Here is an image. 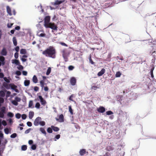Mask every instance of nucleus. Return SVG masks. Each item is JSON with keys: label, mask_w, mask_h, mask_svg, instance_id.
<instances>
[{"label": "nucleus", "mask_w": 156, "mask_h": 156, "mask_svg": "<svg viewBox=\"0 0 156 156\" xmlns=\"http://www.w3.org/2000/svg\"><path fill=\"white\" fill-rule=\"evenodd\" d=\"M56 50L53 47L50 46L43 51L42 54L46 57H48L52 58L55 57Z\"/></svg>", "instance_id": "nucleus-1"}, {"label": "nucleus", "mask_w": 156, "mask_h": 156, "mask_svg": "<svg viewBox=\"0 0 156 156\" xmlns=\"http://www.w3.org/2000/svg\"><path fill=\"white\" fill-rule=\"evenodd\" d=\"M34 124L35 126H37L40 125L42 126H43L45 125V122L44 121H41V117H38L35 120Z\"/></svg>", "instance_id": "nucleus-2"}, {"label": "nucleus", "mask_w": 156, "mask_h": 156, "mask_svg": "<svg viewBox=\"0 0 156 156\" xmlns=\"http://www.w3.org/2000/svg\"><path fill=\"white\" fill-rule=\"evenodd\" d=\"M152 43L153 45H150L148 48V52L151 55H153L154 53L156 54V44L154 42Z\"/></svg>", "instance_id": "nucleus-3"}, {"label": "nucleus", "mask_w": 156, "mask_h": 156, "mask_svg": "<svg viewBox=\"0 0 156 156\" xmlns=\"http://www.w3.org/2000/svg\"><path fill=\"white\" fill-rule=\"evenodd\" d=\"M62 57L63 58L65 61L66 62L68 61V57L69 54L70 52L67 49H65L62 51Z\"/></svg>", "instance_id": "nucleus-4"}, {"label": "nucleus", "mask_w": 156, "mask_h": 156, "mask_svg": "<svg viewBox=\"0 0 156 156\" xmlns=\"http://www.w3.org/2000/svg\"><path fill=\"white\" fill-rule=\"evenodd\" d=\"M46 28H50L54 30H57V27L54 23H50L45 27Z\"/></svg>", "instance_id": "nucleus-5"}, {"label": "nucleus", "mask_w": 156, "mask_h": 156, "mask_svg": "<svg viewBox=\"0 0 156 156\" xmlns=\"http://www.w3.org/2000/svg\"><path fill=\"white\" fill-rule=\"evenodd\" d=\"M50 20V17L49 16H46L44 19V26L45 27L47 26L49 23H49Z\"/></svg>", "instance_id": "nucleus-6"}, {"label": "nucleus", "mask_w": 156, "mask_h": 156, "mask_svg": "<svg viewBox=\"0 0 156 156\" xmlns=\"http://www.w3.org/2000/svg\"><path fill=\"white\" fill-rule=\"evenodd\" d=\"M97 111L100 113H103L105 112V109L104 107L100 106L97 108Z\"/></svg>", "instance_id": "nucleus-7"}, {"label": "nucleus", "mask_w": 156, "mask_h": 156, "mask_svg": "<svg viewBox=\"0 0 156 156\" xmlns=\"http://www.w3.org/2000/svg\"><path fill=\"white\" fill-rule=\"evenodd\" d=\"M70 81L71 84L73 86H74L76 84V79L75 77H73L70 78Z\"/></svg>", "instance_id": "nucleus-8"}, {"label": "nucleus", "mask_w": 156, "mask_h": 156, "mask_svg": "<svg viewBox=\"0 0 156 156\" xmlns=\"http://www.w3.org/2000/svg\"><path fill=\"white\" fill-rule=\"evenodd\" d=\"M39 98L40 100V102L42 105H45L46 103V102L45 100H44L41 96L39 95L38 97Z\"/></svg>", "instance_id": "nucleus-9"}, {"label": "nucleus", "mask_w": 156, "mask_h": 156, "mask_svg": "<svg viewBox=\"0 0 156 156\" xmlns=\"http://www.w3.org/2000/svg\"><path fill=\"white\" fill-rule=\"evenodd\" d=\"M55 119L57 121L60 122H64L63 115L62 114H61L59 116V119L56 118Z\"/></svg>", "instance_id": "nucleus-10"}, {"label": "nucleus", "mask_w": 156, "mask_h": 156, "mask_svg": "<svg viewBox=\"0 0 156 156\" xmlns=\"http://www.w3.org/2000/svg\"><path fill=\"white\" fill-rule=\"evenodd\" d=\"M105 69H102L98 73V76H102L105 72Z\"/></svg>", "instance_id": "nucleus-11"}, {"label": "nucleus", "mask_w": 156, "mask_h": 156, "mask_svg": "<svg viewBox=\"0 0 156 156\" xmlns=\"http://www.w3.org/2000/svg\"><path fill=\"white\" fill-rule=\"evenodd\" d=\"M6 10H7V12L8 13L9 15H10V16L12 15V13L11 12V9L9 6H7Z\"/></svg>", "instance_id": "nucleus-12"}, {"label": "nucleus", "mask_w": 156, "mask_h": 156, "mask_svg": "<svg viewBox=\"0 0 156 156\" xmlns=\"http://www.w3.org/2000/svg\"><path fill=\"white\" fill-rule=\"evenodd\" d=\"M86 152V150L84 149H82L80 150L79 153L80 155H83L85 154Z\"/></svg>", "instance_id": "nucleus-13"}, {"label": "nucleus", "mask_w": 156, "mask_h": 156, "mask_svg": "<svg viewBox=\"0 0 156 156\" xmlns=\"http://www.w3.org/2000/svg\"><path fill=\"white\" fill-rule=\"evenodd\" d=\"M1 54L3 55H6L7 54V52L6 49L5 48H3L1 51Z\"/></svg>", "instance_id": "nucleus-14"}, {"label": "nucleus", "mask_w": 156, "mask_h": 156, "mask_svg": "<svg viewBox=\"0 0 156 156\" xmlns=\"http://www.w3.org/2000/svg\"><path fill=\"white\" fill-rule=\"evenodd\" d=\"M51 127L54 131L57 132L59 130V129L58 127L54 126H51Z\"/></svg>", "instance_id": "nucleus-15"}, {"label": "nucleus", "mask_w": 156, "mask_h": 156, "mask_svg": "<svg viewBox=\"0 0 156 156\" xmlns=\"http://www.w3.org/2000/svg\"><path fill=\"white\" fill-rule=\"evenodd\" d=\"M33 103L32 101H30L29 103V108H34Z\"/></svg>", "instance_id": "nucleus-16"}, {"label": "nucleus", "mask_w": 156, "mask_h": 156, "mask_svg": "<svg viewBox=\"0 0 156 156\" xmlns=\"http://www.w3.org/2000/svg\"><path fill=\"white\" fill-rule=\"evenodd\" d=\"M33 81L34 83H37V82L38 80L37 76L34 75L33 78Z\"/></svg>", "instance_id": "nucleus-17"}, {"label": "nucleus", "mask_w": 156, "mask_h": 156, "mask_svg": "<svg viewBox=\"0 0 156 156\" xmlns=\"http://www.w3.org/2000/svg\"><path fill=\"white\" fill-rule=\"evenodd\" d=\"M30 83V81L29 80H26L24 82V85L25 86H28Z\"/></svg>", "instance_id": "nucleus-18"}, {"label": "nucleus", "mask_w": 156, "mask_h": 156, "mask_svg": "<svg viewBox=\"0 0 156 156\" xmlns=\"http://www.w3.org/2000/svg\"><path fill=\"white\" fill-rule=\"evenodd\" d=\"M12 63H15L16 65H19L20 62L18 60L16 59H14L12 60Z\"/></svg>", "instance_id": "nucleus-19"}, {"label": "nucleus", "mask_w": 156, "mask_h": 156, "mask_svg": "<svg viewBox=\"0 0 156 156\" xmlns=\"http://www.w3.org/2000/svg\"><path fill=\"white\" fill-rule=\"evenodd\" d=\"M40 130L41 131V132L44 134L45 135H46V133L44 129L43 128H41L40 129Z\"/></svg>", "instance_id": "nucleus-20"}, {"label": "nucleus", "mask_w": 156, "mask_h": 156, "mask_svg": "<svg viewBox=\"0 0 156 156\" xmlns=\"http://www.w3.org/2000/svg\"><path fill=\"white\" fill-rule=\"evenodd\" d=\"M106 150L108 151H112L113 150V147L112 146H108L106 148Z\"/></svg>", "instance_id": "nucleus-21"}, {"label": "nucleus", "mask_w": 156, "mask_h": 156, "mask_svg": "<svg viewBox=\"0 0 156 156\" xmlns=\"http://www.w3.org/2000/svg\"><path fill=\"white\" fill-rule=\"evenodd\" d=\"M62 3V1H61L59 0H57L55 2L54 5H58L61 4Z\"/></svg>", "instance_id": "nucleus-22"}, {"label": "nucleus", "mask_w": 156, "mask_h": 156, "mask_svg": "<svg viewBox=\"0 0 156 156\" xmlns=\"http://www.w3.org/2000/svg\"><path fill=\"white\" fill-rule=\"evenodd\" d=\"M34 112H30L29 113V117L30 119H31L34 115Z\"/></svg>", "instance_id": "nucleus-23"}, {"label": "nucleus", "mask_w": 156, "mask_h": 156, "mask_svg": "<svg viewBox=\"0 0 156 156\" xmlns=\"http://www.w3.org/2000/svg\"><path fill=\"white\" fill-rule=\"evenodd\" d=\"M12 40H13V42L14 45L15 46H16L17 44V42L16 39V37H13V38H12Z\"/></svg>", "instance_id": "nucleus-24"}, {"label": "nucleus", "mask_w": 156, "mask_h": 156, "mask_svg": "<svg viewBox=\"0 0 156 156\" xmlns=\"http://www.w3.org/2000/svg\"><path fill=\"white\" fill-rule=\"evenodd\" d=\"M20 53L21 54H25L27 53V51L25 49H22L20 50Z\"/></svg>", "instance_id": "nucleus-25"}, {"label": "nucleus", "mask_w": 156, "mask_h": 156, "mask_svg": "<svg viewBox=\"0 0 156 156\" xmlns=\"http://www.w3.org/2000/svg\"><path fill=\"white\" fill-rule=\"evenodd\" d=\"M40 83L41 87L43 88L44 87V81L43 80H41L40 81Z\"/></svg>", "instance_id": "nucleus-26"}, {"label": "nucleus", "mask_w": 156, "mask_h": 156, "mask_svg": "<svg viewBox=\"0 0 156 156\" xmlns=\"http://www.w3.org/2000/svg\"><path fill=\"white\" fill-rule=\"evenodd\" d=\"M27 146L26 145H23L21 147V149L22 151H26L27 149Z\"/></svg>", "instance_id": "nucleus-27"}, {"label": "nucleus", "mask_w": 156, "mask_h": 156, "mask_svg": "<svg viewBox=\"0 0 156 156\" xmlns=\"http://www.w3.org/2000/svg\"><path fill=\"white\" fill-rule=\"evenodd\" d=\"M121 75V73L119 71L117 72L115 74V76L116 77H120Z\"/></svg>", "instance_id": "nucleus-28"}, {"label": "nucleus", "mask_w": 156, "mask_h": 156, "mask_svg": "<svg viewBox=\"0 0 156 156\" xmlns=\"http://www.w3.org/2000/svg\"><path fill=\"white\" fill-rule=\"evenodd\" d=\"M69 111L70 112V114L71 115H73V109L72 108L71 106H69Z\"/></svg>", "instance_id": "nucleus-29"}, {"label": "nucleus", "mask_w": 156, "mask_h": 156, "mask_svg": "<svg viewBox=\"0 0 156 156\" xmlns=\"http://www.w3.org/2000/svg\"><path fill=\"white\" fill-rule=\"evenodd\" d=\"M5 96V93L4 92L2 91L1 90L0 91V96L3 97Z\"/></svg>", "instance_id": "nucleus-30"}, {"label": "nucleus", "mask_w": 156, "mask_h": 156, "mask_svg": "<svg viewBox=\"0 0 156 156\" xmlns=\"http://www.w3.org/2000/svg\"><path fill=\"white\" fill-rule=\"evenodd\" d=\"M47 131L49 133H52V129L51 128L49 127L47 129Z\"/></svg>", "instance_id": "nucleus-31"}, {"label": "nucleus", "mask_w": 156, "mask_h": 156, "mask_svg": "<svg viewBox=\"0 0 156 156\" xmlns=\"http://www.w3.org/2000/svg\"><path fill=\"white\" fill-rule=\"evenodd\" d=\"M7 116L9 117L12 118L13 117L14 114L11 112H9L7 114Z\"/></svg>", "instance_id": "nucleus-32"}, {"label": "nucleus", "mask_w": 156, "mask_h": 156, "mask_svg": "<svg viewBox=\"0 0 156 156\" xmlns=\"http://www.w3.org/2000/svg\"><path fill=\"white\" fill-rule=\"evenodd\" d=\"M5 107H3L1 109V112L4 114L5 113Z\"/></svg>", "instance_id": "nucleus-33"}, {"label": "nucleus", "mask_w": 156, "mask_h": 156, "mask_svg": "<svg viewBox=\"0 0 156 156\" xmlns=\"http://www.w3.org/2000/svg\"><path fill=\"white\" fill-rule=\"evenodd\" d=\"M12 103L15 106H17L18 105V102L15 100L12 101Z\"/></svg>", "instance_id": "nucleus-34"}, {"label": "nucleus", "mask_w": 156, "mask_h": 156, "mask_svg": "<svg viewBox=\"0 0 156 156\" xmlns=\"http://www.w3.org/2000/svg\"><path fill=\"white\" fill-rule=\"evenodd\" d=\"M154 69V68H152L151 69V71H150L151 76L152 78H153L154 77V74L153 73V71Z\"/></svg>", "instance_id": "nucleus-35"}, {"label": "nucleus", "mask_w": 156, "mask_h": 156, "mask_svg": "<svg viewBox=\"0 0 156 156\" xmlns=\"http://www.w3.org/2000/svg\"><path fill=\"white\" fill-rule=\"evenodd\" d=\"M15 100L16 101L18 102H20L21 100V99L18 97H16L15 98Z\"/></svg>", "instance_id": "nucleus-36"}, {"label": "nucleus", "mask_w": 156, "mask_h": 156, "mask_svg": "<svg viewBox=\"0 0 156 156\" xmlns=\"http://www.w3.org/2000/svg\"><path fill=\"white\" fill-rule=\"evenodd\" d=\"M60 134H58L56 135L54 138V140L56 141L57 139H58L60 138Z\"/></svg>", "instance_id": "nucleus-37"}, {"label": "nucleus", "mask_w": 156, "mask_h": 156, "mask_svg": "<svg viewBox=\"0 0 156 156\" xmlns=\"http://www.w3.org/2000/svg\"><path fill=\"white\" fill-rule=\"evenodd\" d=\"M5 60V58L2 56H0V61L2 62H4ZM4 62L3 63L4 64Z\"/></svg>", "instance_id": "nucleus-38"}, {"label": "nucleus", "mask_w": 156, "mask_h": 156, "mask_svg": "<svg viewBox=\"0 0 156 156\" xmlns=\"http://www.w3.org/2000/svg\"><path fill=\"white\" fill-rule=\"evenodd\" d=\"M10 85H11V88L12 89H13V90H15V89H16L17 87L14 85V84H13L12 85H11V84H10Z\"/></svg>", "instance_id": "nucleus-39"}, {"label": "nucleus", "mask_w": 156, "mask_h": 156, "mask_svg": "<svg viewBox=\"0 0 156 156\" xmlns=\"http://www.w3.org/2000/svg\"><path fill=\"white\" fill-rule=\"evenodd\" d=\"M106 114L108 115H111L113 114V112L111 111H109L106 112Z\"/></svg>", "instance_id": "nucleus-40"}, {"label": "nucleus", "mask_w": 156, "mask_h": 156, "mask_svg": "<svg viewBox=\"0 0 156 156\" xmlns=\"http://www.w3.org/2000/svg\"><path fill=\"white\" fill-rule=\"evenodd\" d=\"M17 136V134L16 133H13L10 136V137L12 138H15Z\"/></svg>", "instance_id": "nucleus-41"}, {"label": "nucleus", "mask_w": 156, "mask_h": 156, "mask_svg": "<svg viewBox=\"0 0 156 156\" xmlns=\"http://www.w3.org/2000/svg\"><path fill=\"white\" fill-rule=\"evenodd\" d=\"M40 105L38 102H37L36 103L35 106V107L37 108H39L40 107Z\"/></svg>", "instance_id": "nucleus-42"}, {"label": "nucleus", "mask_w": 156, "mask_h": 156, "mask_svg": "<svg viewBox=\"0 0 156 156\" xmlns=\"http://www.w3.org/2000/svg\"><path fill=\"white\" fill-rule=\"evenodd\" d=\"M74 68V67L72 66H70L68 67V69L69 70H72Z\"/></svg>", "instance_id": "nucleus-43"}, {"label": "nucleus", "mask_w": 156, "mask_h": 156, "mask_svg": "<svg viewBox=\"0 0 156 156\" xmlns=\"http://www.w3.org/2000/svg\"><path fill=\"white\" fill-rule=\"evenodd\" d=\"M4 132L5 134H8L9 133V130L8 128H6L4 129Z\"/></svg>", "instance_id": "nucleus-44"}, {"label": "nucleus", "mask_w": 156, "mask_h": 156, "mask_svg": "<svg viewBox=\"0 0 156 156\" xmlns=\"http://www.w3.org/2000/svg\"><path fill=\"white\" fill-rule=\"evenodd\" d=\"M16 117L18 119L20 118L21 117V115L19 113L16 114Z\"/></svg>", "instance_id": "nucleus-45"}, {"label": "nucleus", "mask_w": 156, "mask_h": 156, "mask_svg": "<svg viewBox=\"0 0 156 156\" xmlns=\"http://www.w3.org/2000/svg\"><path fill=\"white\" fill-rule=\"evenodd\" d=\"M51 68H49L47 70V72H46L47 75H48L50 74V73L51 72Z\"/></svg>", "instance_id": "nucleus-46"}, {"label": "nucleus", "mask_w": 156, "mask_h": 156, "mask_svg": "<svg viewBox=\"0 0 156 156\" xmlns=\"http://www.w3.org/2000/svg\"><path fill=\"white\" fill-rule=\"evenodd\" d=\"M4 80L7 83H9L10 81V80L7 79V78L6 77H4Z\"/></svg>", "instance_id": "nucleus-47"}, {"label": "nucleus", "mask_w": 156, "mask_h": 156, "mask_svg": "<svg viewBox=\"0 0 156 156\" xmlns=\"http://www.w3.org/2000/svg\"><path fill=\"white\" fill-rule=\"evenodd\" d=\"M31 148L32 150H35L36 148V146L35 144L32 145L31 146Z\"/></svg>", "instance_id": "nucleus-48"}, {"label": "nucleus", "mask_w": 156, "mask_h": 156, "mask_svg": "<svg viewBox=\"0 0 156 156\" xmlns=\"http://www.w3.org/2000/svg\"><path fill=\"white\" fill-rule=\"evenodd\" d=\"M59 43L60 44H61V45H62V46H66V47H67L68 46V45L67 44H65V43H64V42H60Z\"/></svg>", "instance_id": "nucleus-49"}, {"label": "nucleus", "mask_w": 156, "mask_h": 156, "mask_svg": "<svg viewBox=\"0 0 156 156\" xmlns=\"http://www.w3.org/2000/svg\"><path fill=\"white\" fill-rule=\"evenodd\" d=\"M89 61L92 64H94V62L92 61V60L91 58V56H90L89 58Z\"/></svg>", "instance_id": "nucleus-50"}, {"label": "nucleus", "mask_w": 156, "mask_h": 156, "mask_svg": "<svg viewBox=\"0 0 156 156\" xmlns=\"http://www.w3.org/2000/svg\"><path fill=\"white\" fill-rule=\"evenodd\" d=\"M17 68L19 70H21L23 69V67L22 66L19 64V67H18Z\"/></svg>", "instance_id": "nucleus-51"}, {"label": "nucleus", "mask_w": 156, "mask_h": 156, "mask_svg": "<svg viewBox=\"0 0 156 156\" xmlns=\"http://www.w3.org/2000/svg\"><path fill=\"white\" fill-rule=\"evenodd\" d=\"M74 97V95L73 94L71 95V96H70V97L69 98V99L71 101H73V99H72V98H73Z\"/></svg>", "instance_id": "nucleus-52"}, {"label": "nucleus", "mask_w": 156, "mask_h": 156, "mask_svg": "<svg viewBox=\"0 0 156 156\" xmlns=\"http://www.w3.org/2000/svg\"><path fill=\"white\" fill-rule=\"evenodd\" d=\"M19 54L18 52H16L14 54V57L16 58H17L18 57Z\"/></svg>", "instance_id": "nucleus-53"}, {"label": "nucleus", "mask_w": 156, "mask_h": 156, "mask_svg": "<svg viewBox=\"0 0 156 156\" xmlns=\"http://www.w3.org/2000/svg\"><path fill=\"white\" fill-rule=\"evenodd\" d=\"M27 125L29 127H30L32 126V123L30 122H28L27 123Z\"/></svg>", "instance_id": "nucleus-54"}, {"label": "nucleus", "mask_w": 156, "mask_h": 156, "mask_svg": "<svg viewBox=\"0 0 156 156\" xmlns=\"http://www.w3.org/2000/svg\"><path fill=\"white\" fill-rule=\"evenodd\" d=\"M34 91H38V90H39V88L38 87H37V86L34 87Z\"/></svg>", "instance_id": "nucleus-55"}, {"label": "nucleus", "mask_w": 156, "mask_h": 156, "mask_svg": "<svg viewBox=\"0 0 156 156\" xmlns=\"http://www.w3.org/2000/svg\"><path fill=\"white\" fill-rule=\"evenodd\" d=\"M4 114L0 112V118H3L4 117Z\"/></svg>", "instance_id": "nucleus-56"}, {"label": "nucleus", "mask_w": 156, "mask_h": 156, "mask_svg": "<svg viewBox=\"0 0 156 156\" xmlns=\"http://www.w3.org/2000/svg\"><path fill=\"white\" fill-rule=\"evenodd\" d=\"M2 124L4 126H5L7 125V123L4 120H3L2 122Z\"/></svg>", "instance_id": "nucleus-57"}, {"label": "nucleus", "mask_w": 156, "mask_h": 156, "mask_svg": "<svg viewBox=\"0 0 156 156\" xmlns=\"http://www.w3.org/2000/svg\"><path fill=\"white\" fill-rule=\"evenodd\" d=\"M27 118V116L25 114H23L22 115V118L23 119H25Z\"/></svg>", "instance_id": "nucleus-58"}, {"label": "nucleus", "mask_w": 156, "mask_h": 156, "mask_svg": "<svg viewBox=\"0 0 156 156\" xmlns=\"http://www.w3.org/2000/svg\"><path fill=\"white\" fill-rule=\"evenodd\" d=\"M16 74L18 76H20L21 74V73L19 71H17L16 72Z\"/></svg>", "instance_id": "nucleus-59"}, {"label": "nucleus", "mask_w": 156, "mask_h": 156, "mask_svg": "<svg viewBox=\"0 0 156 156\" xmlns=\"http://www.w3.org/2000/svg\"><path fill=\"white\" fill-rule=\"evenodd\" d=\"M4 102V99L2 98H0V103L1 104L3 103Z\"/></svg>", "instance_id": "nucleus-60"}, {"label": "nucleus", "mask_w": 156, "mask_h": 156, "mask_svg": "<svg viewBox=\"0 0 156 156\" xmlns=\"http://www.w3.org/2000/svg\"><path fill=\"white\" fill-rule=\"evenodd\" d=\"M13 25V23H8L7 27L8 28H11Z\"/></svg>", "instance_id": "nucleus-61"}, {"label": "nucleus", "mask_w": 156, "mask_h": 156, "mask_svg": "<svg viewBox=\"0 0 156 156\" xmlns=\"http://www.w3.org/2000/svg\"><path fill=\"white\" fill-rule=\"evenodd\" d=\"M3 86L6 88L8 89V85L7 83H4L3 84Z\"/></svg>", "instance_id": "nucleus-62"}, {"label": "nucleus", "mask_w": 156, "mask_h": 156, "mask_svg": "<svg viewBox=\"0 0 156 156\" xmlns=\"http://www.w3.org/2000/svg\"><path fill=\"white\" fill-rule=\"evenodd\" d=\"M4 74L2 73H0V78H4Z\"/></svg>", "instance_id": "nucleus-63"}, {"label": "nucleus", "mask_w": 156, "mask_h": 156, "mask_svg": "<svg viewBox=\"0 0 156 156\" xmlns=\"http://www.w3.org/2000/svg\"><path fill=\"white\" fill-rule=\"evenodd\" d=\"M15 50L17 52H18L19 50V46H16L15 48Z\"/></svg>", "instance_id": "nucleus-64"}]
</instances>
